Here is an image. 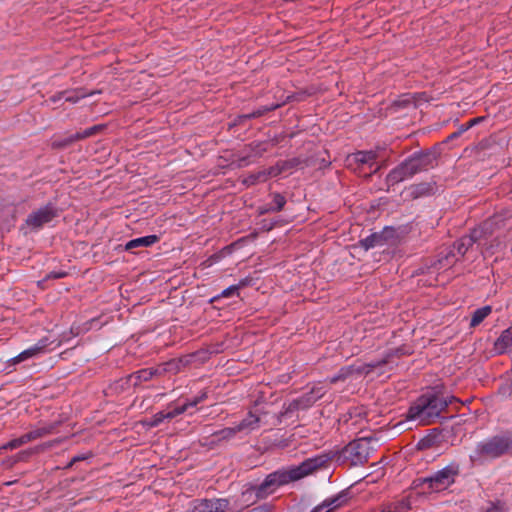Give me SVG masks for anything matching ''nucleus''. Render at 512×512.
Listing matches in <instances>:
<instances>
[{"instance_id":"cd10ccee","label":"nucleus","mask_w":512,"mask_h":512,"mask_svg":"<svg viewBox=\"0 0 512 512\" xmlns=\"http://www.w3.org/2000/svg\"><path fill=\"white\" fill-rule=\"evenodd\" d=\"M30 441H31L30 437H29L28 433H26V434L20 436L19 438L9 441L2 447V449H11V450L16 449Z\"/></svg>"},{"instance_id":"e433bc0d","label":"nucleus","mask_w":512,"mask_h":512,"mask_svg":"<svg viewBox=\"0 0 512 512\" xmlns=\"http://www.w3.org/2000/svg\"><path fill=\"white\" fill-rule=\"evenodd\" d=\"M350 374H351L350 367L344 368V369L341 370V372L337 376L332 377L330 379V382L331 383H335L338 380L346 379Z\"/></svg>"},{"instance_id":"9b49d317","label":"nucleus","mask_w":512,"mask_h":512,"mask_svg":"<svg viewBox=\"0 0 512 512\" xmlns=\"http://www.w3.org/2000/svg\"><path fill=\"white\" fill-rule=\"evenodd\" d=\"M50 343L51 342L48 340V338H46V337L42 338L34 346H32V347L22 351L20 354H18L17 356L13 357L11 359L12 364H18V363H20L22 361H25V360H27L29 358H32V357H34V356L44 352L46 347Z\"/></svg>"},{"instance_id":"ddd939ff","label":"nucleus","mask_w":512,"mask_h":512,"mask_svg":"<svg viewBox=\"0 0 512 512\" xmlns=\"http://www.w3.org/2000/svg\"><path fill=\"white\" fill-rule=\"evenodd\" d=\"M63 441V439H55L52 441H48L45 443H42L40 445L35 446L34 448H30L24 451H21L17 454V456L14 458L13 463H16L18 461H26L31 455L38 454L46 451L47 449L52 448L54 445H58Z\"/></svg>"},{"instance_id":"49530a36","label":"nucleus","mask_w":512,"mask_h":512,"mask_svg":"<svg viewBox=\"0 0 512 512\" xmlns=\"http://www.w3.org/2000/svg\"><path fill=\"white\" fill-rule=\"evenodd\" d=\"M486 512H499L498 508L497 507H491L490 509H488Z\"/></svg>"},{"instance_id":"c85d7f7f","label":"nucleus","mask_w":512,"mask_h":512,"mask_svg":"<svg viewBox=\"0 0 512 512\" xmlns=\"http://www.w3.org/2000/svg\"><path fill=\"white\" fill-rule=\"evenodd\" d=\"M267 180L265 171H259L257 173L251 174L246 179H244L243 183L246 185H254L258 182H264Z\"/></svg>"},{"instance_id":"a878e982","label":"nucleus","mask_w":512,"mask_h":512,"mask_svg":"<svg viewBox=\"0 0 512 512\" xmlns=\"http://www.w3.org/2000/svg\"><path fill=\"white\" fill-rule=\"evenodd\" d=\"M105 128V124L94 125L88 129H85L83 132L75 133V138L85 139L102 132Z\"/></svg>"},{"instance_id":"c03bdc74","label":"nucleus","mask_w":512,"mask_h":512,"mask_svg":"<svg viewBox=\"0 0 512 512\" xmlns=\"http://www.w3.org/2000/svg\"><path fill=\"white\" fill-rule=\"evenodd\" d=\"M480 121H481V118H474V119L470 120L468 125H467V128L474 126L475 124H477Z\"/></svg>"},{"instance_id":"5701e85b","label":"nucleus","mask_w":512,"mask_h":512,"mask_svg":"<svg viewBox=\"0 0 512 512\" xmlns=\"http://www.w3.org/2000/svg\"><path fill=\"white\" fill-rule=\"evenodd\" d=\"M491 311H492V308H491V306H488V305L481 307L479 309H476L473 312L470 326L475 327V326L479 325L491 313Z\"/></svg>"},{"instance_id":"f3484780","label":"nucleus","mask_w":512,"mask_h":512,"mask_svg":"<svg viewBox=\"0 0 512 512\" xmlns=\"http://www.w3.org/2000/svg\"><path fill=\"white\" fill-rule=\"evenodd\" d=\"M512 348V325L502 332L495 342V349L498 353H504Z\"/></svg>"},{"instance_id":"20e7f679","label":"nucleus","mask_w":512,"mask_h":512,"mask_svg":"<svg viewBox=\"0 0 512 512\" xmlns=\"http://www.w3.org/2000/svg\"><path fill=\"white\" fill-rule=\"evenodd\" d=\"M501 221L499 215H495L491 219L485 221L481 226L475 228L469 236L462 237L457 242L458 253L464 255L468 248L475 242L485 238L488 234L492 233L493 227L498 225Z\"/></svg>"},{"instance_id":"6ab92c4d","label":"nucleus","mask_w":512,"mask_h":512,"mask_svg":"<svg viewBox=\"0 0 512 512\" xmlns=\"http://www.w3.org/2000/svg\"><path fill=\"white\" fill-rule=\"evenodd\" d=\"M158 240H159V237L157 235H148V236L136 238V239L130 240L126 244L125 249L132 250V249L138 248V247H148V246H151L154 243H156Z\"/></svg>"},{"instance_id":"ea45409f","label":"nucleus","mask_w":512,"mask_h":512,"mask_svg":"<svg viewBox=\"0 0 512 512\" xmlns=\"http://www.w3.org/2000/svg\"><path fill=\"white\" fill-rule=\"evenodd\" d=\"M238 288L239 287L237 285H232V286L228 287L227 289L223 290L221 296L222 297H228L231 294L237 292Z\"/></svg>"},{"instance_id":"0eeeda50","label":"nucleus","mask_w":512,"mask_h":512,"mask_svg":"<svg viewBox=\"0 0 512 512\" xmlns=\"http://www.w3.org/2000/svg\"><path fill=\"white\" fill-rule=\"evenodd\" d=\"M56 216V209L51 204H48L31 213L26 219V224L33 229H39Z\"/></svg>"},{"instance_id":"dca6fc26","label":"nucleus","mask_w":512,"mask_h":512,"mask_svg":"<svg viewBox=\"0 0 512 512\" xmlns=\"http://www.w3.org/2000/svg\"><path fill=\"white\" fill-rule=\"evenodd\" d=\"M100 90H95L91 92H87L83 88H78L75 90H67L59 93V97H64L66 102L77 103L80 99L85 98L87 96H91L94 94H100Z\"/></svg>"},{"instance_id":"4be33fe9","label":"nucleus","mask_w":512,"mask_h":512,"mask_svg":"<svg viewBox=\"0 0 512 512\" xmlns=\"http://www.w3.org/2000/svg\"><path fill=\"white\" fill-rule=\"evenodd\" d=\"M340 498V496H336L326 499L321 504L317 505L311 512H332L335 508L341 505L339 502Z\"/></svg>"},{"instance_id":"a211bd4d","label":"nucleus","mask_w":512,"mask_h":512,"mask_svg":"<svg viewBox=\"0 0 512 512\" xmlns=\"http://www.w3.org/2000/svg\"><path fill=\"white\" fill-rule=\"evenodd\" d=\"M61 422L57 421L44 425L42 427L35 428L28 432L31 441L48 436L60 425Z\"/></svg>"},{"instance_id":"f257e3e1","label":"nucleus","mask_w":512,"mask_h":512,"mask_svg":"<svg viewBox=\"0 0 512 512\" xmlns=\"http://www.w3.org/2000/svg\"><path fill=\"white\" fill-rule=\"evenodd\" d=\"M330 461L327 454L319 455L303 461L300 465L292 467L287 471H276L269 474L263 483L257 488V496L265 497L273 492L277 487L297 481L319 468L326 466Z\"/></svg>"},{"instance_id":"f03ea898","label":"nucleus","mask_w":512,"mask_h":512,"mask_svg":"<svg viewBox=\"0 0 512 512\" xmlns=\"http://www.w3.org/2000/svg\"><path fill=\"white\" fill-rule=\"evenodd\" d=\"M452 399L453 397H444L435 392L426 393L420 396L410 407L408 419L417 421L422 425L431 424L440 416Z\"/></svg>"},{"instance_id":"423d86ee","label":"nucleus","mask_w":512,"mask_h":512,"mask_svg":"<svg viewBox=\"0 0 512 512\" xmlns=\"http://www.w3.org/2000/svg\"><path fill=\"white\" fill-rule=\"evenodd\" d=\"M458 471L453 466H447L437 471L431 477L425 478L423 482L428 485V488L434 492H440L451 486L457 475Z\"/></svg>"},{"instance_id":"9d476101","label":"nucleus","mask_w":512,"mask_h":512,"mask_svg":"<svg viewBox=\"0 0 512 512\" xmlns=\"http://www.w3.org/2000/svg\"><path fill=\"white\" fill-rule=\"evenodd\" d=\"M159 373L160 372L158 369L139 370V371L132 373V374L126 376L125 378L121 379L120 380L121 387H124L125 385H130V384L136 387V386L140 385L143 381H148L153 376H155Z\"/></svg>"},{"instance_id":"7ed1b4c3","label":"nucleus","mask_w":512,"mask_h":512,"mask_svg":"<svg viewBox=\"0 0 512 512\" xmlns=\"http://www.w3.org/2000/svg\"><path fill=\"white\" fill-rule=\"evenodd\" d=\"M512 450V436L504 434L484 440L476 446L470 456L473 461L486 458H496Z\"/></svg>"},{"instance_id":"c9c22d12","label":"nucleus","mask_w":512,"mask_h":512,"mask_svg":"<svg viewBox=\"0 0 512 512\" xmlns=\"http://www.w3.org/2000/svg\"><path fill=\"white\" fill-rule=\"evenodd\" d=\"M252 115H253V112L249 113V114L238 115L235 118V120L233 121V123H231L229 126L232 127V126L240 125L247 119L258 118L257 116H252Z\"/></svg>"},{"instance_id":"6e6552de","label":"nucleus","mask_w":512,"mask_h":512,"mask_svg":"<svg viewBox=\"0 0 512 512\" xmlns=\"http://www.w3.org/2000/svg\"><path fill=\"white\" fill-rule=\"evenodd\" d=\"M374 450L373 439L370 435L354 438V466L364 463Z\"/></svg>"},{"instance_id":"2f4dec72","label":"nucleus","mask_w":512,"mask_h":512,"mask_svg":"<svg viewBox=\"0 0 512 512\" xmlns=\"http://www.w3.org/2000/svg\"><path fill=\"white\" fill-rule=\"evenodd\" d=\"M264 171L268 179L269 177H275L281 174L284 171V167L282 166L281 163H278L275 166L265 169Z\"/></svg>"},{"instance_id":"4c0bfd02","label":"nucleus","mask_w":512,"mask_h":512,"mask_svg":"<svg viewBox=\"0 0 512 512\" xmlns=\"http://www.w3.org/2000/svg\"><path fill=\"white\" fill-rule=\"evenodd\" d=\"M207 397V394L206 392H203L200 396L194 398L192 401L188 402V403H185L183 406L186 407V410L188 409V407H194L196 406L198 403H200L201 401H203L205 398Z\"/></svg>"},{"instance_id":"de8ad7c7","label":"nucleus","mask_w":512,"mask_h":512,"mask_svg":"<svg viewBox=\"0 0 512 512\" xmlns=\"http://www.w3.org/2000/svg\"><path fill=\"white\" fill-rule=\"evenodd\" d=\"M366 415V411L364 409L361 410V412L358 413L359 417H363Z\"/></svg>"},{"instance_id":"58836bf2","label":"nucleus","mask_w":512,"mask_h":512,"mask_svg":"<svg viewBox=\"0 0 512 512\" xmlns=\"http://www.w3.org/2000/svg\"><path fill=\"white\" fill-rule=\"evenodd\" d=\"M281 164L284 167V171H285V170H288V169H291V168L297 166L299 164V160L294 158L291 160L284 161Z\"/></svg>"},{"instance_id":"c756f323","label":"nucleus","mask_w":512,"mask_h":512,"mask_svg":"<svg viewBox=\"0 0 512 512\" xmlns=\"http://www.w3.org/2000/svg\"><path fill=\"white\" fill-rule=\"evenodd\" d=\"M273 202H274L275 206L269 207V209L267 211L278 212L284 208L286 199L282 194L274 193L273 194Z\"/></svg>"},{"instance_id":"bb28decb","label":"nucleus","mask_w":512,"mask_h":512,"mask_svg":"<svg viewBox=\"0 0 512 512\" xmlns=\"http://www.w3.org/2000/svg\"><path fill=\"white\" fill-rule=\"evenodd\" d=\"M82 140L81 138H75V134L70 135L63 139H57L54 140L51 144L52 148L54 149H63L70 145H72L74 142Z\"/></svg>"},{"instance_id":"a19ab883","label":"nucleus","mask_w":512,"mask_h":512,"mask_svg":"<svg viewBox=\"0 0 512 512\" xmlns=\"http://www.w3.org/2000/svg\"><path fill=\"white\" fill-rule=\"evenodd\" d=\"M91 456V453L88 454V455H79V456H75L72 458V460L70 461V463L66 466L67 468H70L72 467V465L78 461H81V460H85L87 458H89Z\"/></svg>"},{"instance_id":"8fccbe9b","label":"nucleus","mask_w":512,"mask_h":512,"mask_svg":"<svg viewBox=\"0 0 512 512\" xmlns=\"http://www.w3.org/2000/svg\"><path fill=\"white\" fill-rule=\"evenodd\" d=\"M268 209H269V208L262 209V210L260 211V213H261V214L266 213V212H268V211H267Z\"/></svg>"},{"instance_id":"4468645a","label":"nucleus","mask_w":512,"mask_h":512,"mask_svg":"<svg viewBox=\"0 0 512 512\" xmlns=\"http://www.w3.org/2000/svg\"><path fill=\"white\" fill-rule=\"evenodd\" d=\"M186 411L185 406H179L169 412H159L155 414L150 420L144 421V424L148 427H155L159 425L164 419H172Z\"/></svg>"},{"instance_id":"7c9ffc66","label":"nucleus","mask_w":512,"mask_h":512,"mask_svg":"<svg viewBox=\"0 0 512 512\" xmlns=\"http://www.w3.org/2000/svg\"><path fill=\"white\" fill-rule=\"evenodd\" d=\"M298 401L300 403L301 409H307L312 406V404L316 401V398L313 397V391H311L298 398Z\"/></svg>"},{"instance_id":"a18cd8bd","label":"nucleus","mask_w":512,"mask_h":512,"mask_svg":"<svg viewBox=\"0 0 512 512\" xmlns=\"http://www.w3.org/2000/svg\"><path fill=\"white\" fill-rule=\"evenodd\" d=\"M61 98H62V97H59V93H58L57 95L52 96V97L50 98V100H51L52 102H56V101L60 100Z\"/></svg>"},{"instance_id":"3c124183","label":"nucleus","mask_w":512,"mask_h":512,"mask_svg":"<svg viewBox=\"0 0 512 512\" xmlns=\"http://www.w3.org/2000/svg\"><path fill=\"white\" fill-rule=\"evenodd\" d=\"M382 512H396V511L389 509V510H383Z\"/></svg>"},{"instance_id":"aec40b11","label":"nucleus","mask_w":512,"mask_h":512,"mask_svg":"<svg viewBox=\"0 0 512 512\" xmlns=\"http://www.w3.org/2000/svg\"><path fill=\"white\" fill-rule=\"evenodd\" d=\"M419 164H420V161L419 159H409L407 160L400 168L399 171H395L394 174H393V178L394 179H397V176L396 174L397 173H402L403 176L401 177L404 178L406 176H411L413 175L414 173H416L418 171V168H419Z\"/></svg>"},{"instance_id":"f704fd0d","label":"nucleus","mask_w":512,"mask_h":512,"mask_svg":"<svg viewBox=\"0 0 512 512\" xmlns=\"http://www.w3.org/2000/svg\"><path fill=\"white\" fill-rule=\"evenodd\" d=\"M378 241V237L376 235H371L370 237L365 238L361 241V246L368 250L371 247H374Z\"/></svg>"},{"instance_id":"473e14b6","label":"nucleus","mask_w":512,"mask_h":512,"mask_svg":"<svg viewBox=\"0 0 512 512\" xmlns=\"http://www.w3.org/2000/svg\"><path fill=\"white\" fill-rule=\"evenodd\" d=\"M301 409L300 403L298 399L293 400L291 403H289L286 407H284V410L280 413V416H285L289 413L295 412L297 410Z\"/></svg>"},{"instance_id":"b1692460","label":"nucleus","mask_w":512,"mask_h":512,"mask_svg":"<svg viewBox=\"0 0 512 512\" xmlns=\"http://www.w3.org/2000/svg\"><path fill=\"white\" fill-rule=\"evenodd\" d=\"M260 418L251 412L248 414L246 418H244L237 426V430L242 432L244 430H252L259 423Z\"/></svg>"},{"instance_id":"72a5a7b5","label":"nucleus","mask_w":512,"mask_h":512,"mask_svg":"<svg viewBox=\"0 0 512 512\" xmlns=\"http://www.w3.org/2000/svg\"><path fill=\"white\" fill-rule=\"evenodd\" d=\"M281 105L282 104H273V105H270V106L261 107V108L255 110V111H253V115L252 116L261 117V116H263L264 114H266V113H268L270 111L276 110Z\"/></svg>"},{"instance_id":"f8f14e48","label":"nucleus","mask_w":512,"mask_h":512,"mask_svg":"<svg viewBox=\"0 0 512 512\" xmlns=\"http://www.w3.org/2000/svg\"><path fill=\"white\" fill-rule=\"evenodd\" d=\"M268 142H252L244 147L245 155L239 156V167L247 163L250 157H261L268 150Z\"/></svg>"},{"instance_id":"1a4fd4ad","label":"nucleus","mask_w":512,"mask_h":512,"mask_svg":"<svg viewBox=\"0 0 512 512\" xmlns=\"http://www.w3.org/2000/svg\"><path fill=\"white\" fill-rule=\"evenodd\" d=\"M229 502L226 499H204L198 502L191 512H225Z\"/></svg>"},{"instance_id":"2eb2a0df","label":"nucleus","mask_w":512,"mask_h":512,"mask_svg":"<svg viewBox=\"0 0 512 512\" xmlns=\"http://www.w3.org/2000/svg\"><path fill=\"white\" fill-rule=\"evenodd\" d=\"M382 364H367L363 366H359L354 369V379L357 377L364 376L368 378V380H373L376 376H378L382 371Z\"/></svg>"},{"instance_id":"79ce46f5","label":"nucleus","mask_w":512,"mask_h":512,"mask_svg":"<svg viewBox=\"0 0 512 512\" xmlns=\"http://www.w3.org/2000/svg\"><path fill=\"white\" fill-rule=\"evenodd\" d=\"M66 275H67L66 272H51L50 274L47 275V279H50V278H53V279L63 278Z\"/></svg>"},{"instance_id":"37998d69","label":"nucleus","mask_w":512,"mask_h":512,"mask_svg":"<svg viewBox=\"0 0 512 512\" xmlns=\"http://www.w3.org/2000/svg\"><path fill=\"white\" fill-rule=\"evenodd\" d=\"M283 138H284L283 135H276L267 142H268V144L270 143L272 146H274V145H277Z\"/></svg>"},{"instance_id":"39448f33","label":"nucleus","mask_w":512,"mask_h":512,"mask_svg":"<svg viewBox=\"0 0 512 512\" xmlns=\"http://www.w3.org/2000/svg\"><path fill=\"white\" fill-rule=\"evenodd\" d=\"M377 154L374 151H359L354 153V173L360 177H368L379 170Z\"/></svg>"},{"instance_id":"412c9836","label":"nucleus","mask_w":512,"mask_h":512,"mask_svg":"<svg viewBox=\"0 0 512 512\" xmlns=\"http://www.w3.org/2000/svg\"><path fill=\"white\" fill-rule=\"evenodd\" d=\"M340 498V496H336L326 499L321 504L317 505L311 512H332L335 508L341 505L339 502Z\"/></svg>"},{"instance_id":"393cba45","label":"nucleus","mask_w":512,"mask_h":512,"mask_svg":"<svg viewBox=\"0 0 512 512\" xmlns=\"http://www.w3.org/2000/svg\"><path fill=\"white\" fill-rule=\"evenodd\" d=\"M237 433H239V430H237V426L234 427H227L220 431L214 432L212 436L217 438V441L221 440H229L233 438Z\"/></svg>"},{"instance_id":"09e8293b","label":"nucleus","mask_w":512,"mask_h":512,"mask_svg":"<svg viewBox=\"0 0 512 512\" xmlns=\"http://www.w3.org/2000/svg\"><path fill=\"white\" fill-rule=\"evenodd\" d=\"M351 445V443H349L343 450V454H346L348 452V447Z\"/></svg>"}]
</instances>
